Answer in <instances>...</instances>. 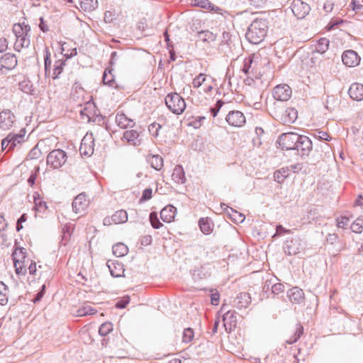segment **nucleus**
Here are the masks:
<instances>
[{"label": "nucleus", "mask_w": 363, "mask_h": 363, "mask_svg": "<svg viewBox=\"0 0 363 363\" xmlns=\"http://www.w3.org/2000/svg\"><path fill=\"white\" fill-rule=\"evenodd\" d=\"M265 18H256L249 26L245 34L247 40L252 44L262 43L267 33L269 25Z\"/></svg>", "instance_id": "f257e3e1"}, {"label": "nucleus", "mask_w": 363, "mask_h": 363, "mask_svg": "<svg viewBox=\"0 0 363 363\" xmlns=\"http://www.w3.org/2000/svg\"><path fill=\"white\" fill-rule=\"evenodd\" d=\"M165 104L174 114H182L186 108L184 99L177 93H170L165 97Z\"/></svg>", "instance_id": "f03ea898"}, {"label": "nucleus", "mask_w": 363, "mask_h": 363, "mask_svg": "<svg viewBox=\"0 0 363 363\" xmlns=\"http://www.w3.org/2000/svg\"><path fill=\"white\" fill-rule=\"evenodd\" d=\"M67 161V154L61 149L51 151L47 157V164L53 169L60 168Z\"/></svg>", "instance_id": "7ed1b4c3"}, {"label": "nucleus", "mask_w": 363, "mask_h": 363, "mask_svg": "<svg viewBox=\"0 0 363 363\" xmlns=\"http://www.w3.org/2000/svg\"><path fill=\"white\" fill-rule=\"evenodd\" d=\"M299 136L300 135L295 133H283L279 137L277 143L283 150H294Z\"/></svg>", "instance_id": "20e7f679"}, {"label": "nucleus", "mask_w": 363, "mask_h": 363, "mask_svg": "<svg viewBox=\"0 0 363 363\" xmlns=\"http://www.w3.org/2000/svg\"><path fill=\"white\" fill-rule=\"evenodd\" d=\"M18 64L16 56L10 52L5 53L0 57V71L2 74H6L13 69Z\"/></svg>", "instance_id": "39448f33"}, {"label": "nucleus", "mask_w": 363, "mask_h": 363, "mask_svg": "<svg viewBox=\"0 0 363 363\" xmlns=\"http://www.w3.org/2000/svg\"><path fill=\"white\" fill-rule=\"evenodd\" d=\"M298 140L294 150L301 157L308 156L312 150V141L307 136L301 135Z\"/></svg>", "instance_id": "423d86ee"}, {"label": "nucleus", "mask_w": 363, "mask_h": 363, "mask_svg": "<svg viewBox=\"0 0 363 363\" xmlns=\"http://www.w3.org/2000/svg\"><path fill=\"white\" fill-rule=\"evenodd\" d=\"M273 97L275 101H286L291 96V89L287 84H279L273 89Z\"/></svg>", "instance_id": "0eeeda50"}, {"label": "nucleus", "mask_w": 363, "mask_h": 363, "mask_svg": "<svg viewBox=\"0 0 363 363\" xmlns=\"http://www.w3.org/2000/svg\"><path fill=\"white\" fill-rule=\"evenodd\" d=\"M291 11L298 19L303 18L310 11V6L301 0H294L291 4Z\"/></svg>", "instance_id": "6e6552de"}, {"label": "nucleus", "mask_w": 363, "mask_h": 363, "mask_svg": "<svg viewBox=\"0 0 363 363\" xmlns=\"http://www.w3.org/2000/svg\"><path fill=\"white\" fill-rule=\"evenodd\" d=\"M25 250L24 248H19L15 250L13 252V260L17 274L25 273L26 271V267L23 266V263L25 262L24 259H26Z\"/></svg>", "instance_id": "1a4fd4ad"}, {"label": "nucleus", "mask_w": 363, "mask_h": 363, "mask_svg": "<svg viewBox=\"0 0 363 363\" xmlns=\"http://www.w3.org/2000/svg\"><path fill=\"white\" fill-rule=\"evenodd\" d=\"M228 123L231 126L241 127L245 122V116L239 111H231L228 113L225 118Z\"/></svg>", "instance_id": "9d476101"}, {"label": "nucleus", "mask_w": 363, "mask_h": 363, "mask_svg": "<svg viewBox=\"0 0 363 363\" xmlns=\"http://www.w3.org/2000/svg\"><path fill=\"white\" fill-rule=\"evenodd\" d=\"M14 114L9 109L3 110L0 113V128L4 130H9L15 122Z\"/></svg>", "instance_id": "9b49d317"}, {"label": "nucleus", "mask_w": 363, "mask_h": 363, "mask_svg": "<svg viewBox=\"0 0 363 363\" xmlns=\"http://www.w3.org/2000/svg\"><path fill=\"white\" fill-rule=\"evenodd\" d=\"M80 154L91 156L94 152V138L92 134H86L82 140L79 147Z\"/></svg>", "instance_id": "f8f14e48"}, {"label": "nucleus", "mask_w": 363, "mask_h": 363, "mask_svg": "<svg viewBox=\"0 0 363 363\" xmlns=\"http://www.w3.org/2000/svg\"><path fill=\"white\" fill-rule=\"evenodd\" d=\"M301 240L298 238H293L286 240L284 249L286 254L289 255H295L301 252Z\"/></svg>", "instance_id": "ddd939ff"}, {"label": "nucleus", "mask_w": 363, "mask_h": 363, "mask_svg": "<svg viewBox=\"0 0 363 363\" xmlns=\"http://www.w3.org/2000/svg\"><path fill=\"white\" fill-rule=\"evenodd\" d=\"M342 60L344 65L347 67H354L359 65L360 61V57L358 56L357 53L352 50H346L342 53Z\"/></svg>", "instance_id": "4468645a"}, {"label": "nucleus", "mask_w": 363, "mask_h": 363, "mask_svg": "<svg viewBox=\"0 0 363 363\" xmlns=\"http://www.w3.org/2000/svg\"><path fill=\"white\" fill-rule=\"evenodd\" d=\"M285 107L286 106L284 101H274L269 107V113L274 119L281 122Z\"/></svg>", "instance_id": "2eb2a0df"}, {"label": "nucleus", "mask_w": 363, "mask_h": 363, "mask_svg": "<svg viewBox=\"0 0 363 363\" xmlns=\"http://www.w3.org/2000/svg\"><path fill=\"white\" fill-rule=\"evenodd\" d=\"M106 265L112 277L118 278L124 276V267L122 263L114 260H108Z\"/></svg>", "instance_id": "dca6fc26"}, {"label": "nucleus", "mask_w": 363, "mask_h": 363, "mask_svg": "<svg viewBox=\"0 0 363 363\" xmlns=\"http://www.w3.org/2000/svg\"><path fill=\"white\" fill-rule=\"evenodd\" d=\"M287 296L290 301L293 303L300 304L304 300V293L298 287H293L287 291Z\"/></svg>", "instance_id": "f3484780"}, {"label": "nucleus", "mask_w": 363, "mask_h": 363, "mask_svg": "<svg viewBox=\"0 0 363 363\" xmlns=\"http://www.w3.org/2000/svg\"><path fill=\"white\" fill-rule=\"evenodd\" d=\"M88 203L86 200V196L84 194H79L77 196L72 202V208L76 213H80L87 206Z\"/></svg>", "instance_id": "a211bd4d"}, {"label": "nucleus", "mask_w": 363, "mask_h": 363, "mask_svg": "<svg viewBox=\"0 0 363 363\" xmlns=\"http://www.w3.org/2000/svg\"><path fill=\"white\" fill-rule=\"evenodd\" d=\"M348 94L353 100L357 101L363 100V84L359 83L352 84L348 90Z\"/></svg>", "instance_id": "6ab92c4d"}, {"label": "nucleus", "mask_w": 363, "mask_h": 363, "mask_svg": "<svg viewBox=\"0 0 363 363\" xmlns=\"http://www.w3.org/2000/svg\"><path fill=\"white\" fill-rule=\"evenodd\" d=\"M110 220L115 224L124 223L128 220V213L125 210H118L112 215L111 218H106L104 219V224L108 223L110 224Z\"/></svg>", "instance_id": "aec40b11"}, {"label": "nucleus", "mask_w": 363, "mask_h": 363, "mask_svg": "<svg viewBox=\"0 0 363 363\" xmlns=\"http://www.w3.org/2000/svg\"><path fill=\"white\" fill-rule=\"evenodd\" d=\"M177 208L172 205L167 206L160 211V217L164 222L170 223L174 219Z\"/></svg>", "instance_id": "412c9836"}, {"label": "nucleus", "mask_w": 363, "mask_h": 363, "mask_svg": "<svg viewBox=\"0 0 363 363\" xmlns=\"http://www.w3.org/2000/svg\"><path fill=\"white\" fill-rule=\"evenodd\" d=\"M139 133L136 130H128L123 133V139L125 140L128 143L134 146L140 145V140L139 138Z\"/></svg>", "instance_id": "4be33fe9"}, {"label": "nucleus", "mask_w": 363, "mask_h": 363, "mask_svg": "<svg viewBox=\"0 0 363 363\" xmlns=\"http://www.w3.org/2000/svg\"><path fill=\"white\" fill-rule=\"evenodd\" d=\"M251 302V297L248 293H240L234 300V306L238 308H247Z\"/></svg>", "instance_id": "5701e85b"}, {"label": "nucleus", "mask_w": 363, "mask_h": 363, "mask_svg": "<svg viewBox=\"0 0 363 363\" xmlns=\"http://www.w3.org/2000/svg\"><path fill=\"white\" fill-rule=\"evenodd\" d=\"M116 122L119 127L121 128H128L129 127H133L135 122L128 118L124 113H117L116 116Z\"/></svg>", "instance_id": "b1692460"}, {"label": "nucleus", "mask_w": 363, "mask_h": 363, "mask_svg": "<svg viewBox=\"0 0 363 363\" xmlns=\"http://www.w3.org/2000/svg\"><path fill=\"white\" fill-rule=\"evenodd\" d=\"M172 178L177 184H184L186 182L185 173L181 165H177L174 167Z\"/></svg>", "instance_id": "393cba45"}, {"label": "nucleus", "mask_w": 363, "mask_h": 363, "mask_svg": "<svg viewBox=\"0 0 363 363\" xmlns=\"http://www.w3.org/2000/svg\"><path fill=\"white\" fill-rule=\"evenodd\" d=\"M80 9L85 12H90L98 7V0H79Z\"/></svg>", "instance_id": "a878e982"}, {"label": "nucleus", "mask_w": 363, "mask_h": 363, "mask_svg": "<svg viewBox=\"0 0 363 363\" xmlns=\"http://www.w3.org/2000/svg\"><path fill=\"white\" fill-rule=\"evenodd\" d=\"M30 35H23L19 38H16V40L14 43V49L15 50L20 52V50L23 48H28L30 45Z\"/></svg>", "instance_id": "bb28decb"}, {"label": "nucleus", "mask_w": 363, "mask_h": 363, "mask_svg": "<svg viewBox=\"0 0 363 363\" xmlns=\"http://www.w3.org/2000/svg\"><path fill=\"white\" fill-rule=\"evenodd\" d=\"M199 225L201 232L206 235H209L213 230V224L208 218H200Z\"/></svg>", "instance_id": "cd10ccee"}, {"label": "nucleus", "mask_w": 363, "mask_h": 363, "mask_svg": "<svg viewBox=\"0 0 363 363\" xmlns=\"http://www.w3.org/2000/svg\"><path fill=\"white\" fill-rule=\"evenodd\" d=\"M66 63V60H58L55 62L53 71L51 77L53 79L59 78L60 74L62 72Z\"/></svg>", "instance_id": "c85d7f7f"}, {"label": "nucleus", "mask_w": 363, "mask_h": 363, "mask_svg": "<svg viewBox=\"0 0 363 363\" xmlns=\"http://www.w3.org/2000/svg\"><path fill=\"white\" fill-rule=\"evenodd\" d=\"M225 207L226 211L228 214L230 216V218L234 220L235 222L242 223L245 220V216L241 213L238 212L237 211L233 209L232 208H229L225 204H221V208Z\"/></svg>", "instance_id": "c756f323"}, {"label": "nucleus", "mask_w": 363, "mask_h": 363, "mask_svg": "<svg viewBox=\"0 0 363 363\" xmlns=\"http://www.w3.org/2000/svg\"><path fill=\"white\" fill-rule=\"evenodd\" d=\"M148 162L150 166L156 170H160L163 167V159L158 155H150Z\"/></svg>", "instance_id": "7c9ffc66"}, {"label": "nucleus", "mask_w": 363, "mask_h": 363, "mask_svg": "<svg viewBox=\"0 0 363 363\" xmlns=\"http://www.w3.org/2000/svg\"><path fill=\"white\" fill-rule=\"evenodd\" d=\"M112 250L113 255L117 257H123L127 255L128 252V247L122 242L115 244L113 246Z\"/></svg>", "instance_id": "2f4dec72"}, {"label": "nucleus", "mask_w": 363, "mask_h": 363, "mask_svg": "<svg viewBox=\"0 0 363 363\" xmlns=\"http://www.w3.org/2000/svg\"><path fill=\"white\" fill-rule=\"evenodd\" d=\"M286 116L283 117L281 123L283 124L292 123L296 120L298 117V112L295 108L288 107V113Z\"/></svg>", "instance_id": "473e14b6"}, {"label": "nucleus", "mask_w": 363, "mask_h": 363, "mask_svg": "<svg viewBox=\"0 0 363 363\" xmlns=\"http://www.w3.org/2000/svg\"><path fill=\"white\" fill-rule=\"evenodd\" d=\"M224 325L229 324L230 326H235L237 323V317L235 311H228L223 315Z\"/></svg>", "instance_id": "72a5a7b5"}, {"label": "nucleus", "mask_w": 363, "mask_h": 363, "mask_svg": "<svg viewBox=\"0 0 363 363\" xmlns=\"http://www.w3.org/2000/svg\"><path fill=\"white\" fill-rule=\"evenodd\" d=\"M51 60H50V52L49 51L48 48L45 47V56H44V68H45V75L46 77H51Z\"/></svg>", "instance_id": "f704fd0d"}, {"label": "nucleus", "mask_w": 363, "mask_h": 363, "mask_svg": "<svg viewBox=\"0 0 363 363\" xmlns=\"http://www.w3.org/2000/svg\"><path fill=\"white\" fill-rule=\"evenodd\" d=\"M253 57H254V55H250L248 57L245 58L243 61V65L241 69V71L245 74L248 75L253 72V69H254V68L252 67Z\"/></svg>", "instance_id": "c9c22d12"}, {"label": "nucleus", "mask_w": 363, "mask_h": 363, "mask_svg": "<svg viewBox=\"0 0 363 363\" xmlns=\"http://www.w3.org/2000/svg\"><path fill=\"white\" fill-rule=\"evenodd\" d=\"M289 169L288 168H281L274 172V178L276 182L281 184L289 177Z\"/></svg>", "instance_id": "e433bc0d"}, {"label": "nucleus", "mask_w": 363, "mask_h": 363, "mask_svg": "<svg viewBox=\"0 0 363 363\" xmlns=\"http://www.w3.org/2000/svg\"><path fill=\"white\" fill-rule=\"evenodd\" d=\"M329 43V40H328L327 38H320L318 41V43L315 45L314 51L320 54L325 53L326 50L328 49Z\"/></svg>", "instance_id": "4c0bfd02"}, {"label": "nucleus", "mask_w": 363, "mask_h": 363, "mask_svg": "<svg viewBox=\"0 0 363 363\" xmlns=\"http://www.w3.org/2000/svg\"><path fill=\"white\" fill-rule=\"evenodd\" d=\"M9 291V290L8 286L3 281H0V304L1 305L4 306L8 303Z\"/></svg>", "instance_id": "58836bf2"}, {"label": "nucleus", "mask_w": 363, "mask_h": 363, "mask_svg": "<svg viewBox=\"0 0 363 363\" xmlns=\"http://www.w3.org/2000/svg\"><path fill=\"white\" fill-rule=\"evenodd\" d=\"M303 328L301 325L298 324L296 331L294 332V335L286 340V343L289 345H291L295 343L303 335Z\"/></svg>", "instance_id": "ea45409f"}, {"label": "nucleus", "mask_w": 363, "mask_h": 363, "mask_svg": "<svg viewBox=\"0 0 363 363\" xmlns=\"http://www.w3.org/2000/svg\"><path fill=\"white\" fill-rule=\"evenodd\" d=\"M96 313V310L88 304L84 305L78 310L79 316H86L88 315H93Z\"/></svg>", "instance_id": "a19ab883"}, {"label": "nucleus", "mask_w": 363, "mask_h": 363, "mask_svg": "<svg viewBox=\"0 0 363 363\" xmlns=\"http://www.w3.org/2000/svg\"><path fill=\"white\" fill-rule=\"evenodd\" d=\"M7 137H11V143H10V147L8 151L13 150L18 144H20L21 142L23 140V135H13V134H9Z\"/></svg>", "instance_id": "79ce46f5"}, {"label": "nucleus", "mask_w": 363, "mask_h": 363, "mask_svg": "<svg viewBox=\"0 0 363 363\" xmlns=\"http://www.w3.org/2000/svg\"><path fill=\"white\" fill-rule=\"evenodd\" d=\"M113 330V325L110 322H106L101 325L99 333L101 336H106Z\"/></svg>", "instance_id": "37998d69"}, {"label": "nucleus", "mask_w": 363, "mask_h": 363, "mask_svg": "<svg viewBox=\"0 0 363 363\" xmlns=\"http://www.w3.org/2000/svg\"><path fill=\"white\" fill-rule=\"evenodd\" d=\"M198 6L203 9H207L211 11H215L216 13L221 10L219 7L212 4L208 0H201L198 3Z\"/></svg>", "instance_id": "c03bdc74"}, {"label": "nucleus", "mask_w": 363, "mask_h": 363, "mask_svg": "<svg viewBox=\"0 0 363 363\" xmlns=\"http://www.w3.org/2000/svg\"><path fill=\"white\" fill-rule=\"evenodd\" d=\"M161 128L162 125L160 124L154 122L150 124V125L148 126V131L151 135H152L155 138H157L159 135V131L161 129Z\"/></svg>", "instance_id": "a18cd8bd"}, {"label": "nucleus", "mask_w": 363, "mask_h": 363, "mask_svg": "<svg viewBox=\"0 0 363 363\" xmlns=\"http://www.w3.org/2000/svg\"><path fill=\"white\" fill-rule=\"evenodd\" d=\"M194 336V331L191 328H188L184 330L183 336H182V342L185 343L190 342Z\"/></svg>", "instance_id": "49530a36"}, {"label": "nucleus", "mask_w": 363, "mask_h": 363, "mask_svg": "<svg viewBox=\"0 0 363 363\" xmlns=\"http://www.w3.org/2000/svg\"><path fill=\"white\" fill-rule=\"evenodd\" d=\"M149 218L153 228L159 229L162 225L159 218H157V215L156 213H150Z\"/></svg>", "instance_id": "de8ad7c7"}, {"label": "nucleus", "mask_w": 363, "mask_h": 363, "mask_svg": "<svg viewBox=\"0 0 363 363\" xmlns=\"http://www.w3.org/2000/svg\"><path fill=\"white\" fill-rule=\"evenodd\" d=\"M352 232L360 233L363 230V219L357 218L351 225Z\"/></svg>", "instance_id": "09e8293b"}, {"label": "nucleus", "mask_w": 363, "mask_h": 363, "mask_svg": "<svg viewBox=\"0 0 363 363\" xmlns=\"http://www.w3.org/2000/svg\"><path fill=\"white\" fill-rule=\"evenodd\" d=\"M232 35L227 31H224L222 34V39L220 45L223 46L224 45H227L230 48H231L232 45Z\"/></svg>", "instance_id": "8fccbe9b"}, {"label": "nucleus", "mask_w": 363, "mask_h": 363, "mask_svg": "<svg viewBox=\"0 0 363 363\" xmlns=\"http://www.w3.org/2000/svg\"><path fill=\"white\" fill-rule=\"evenodd\" d=\"M19 89L26 94H30L33 91V86L29 81H23L19 83Z\"/></svg>", "instance_id": "3c124183"}, {"label": "nucleus", "mask_w": 363, "mask_h": 363, "mask_svg": "<svg viewBox=\"0 0 363 363\" xmlns=\"http://www.w3.org/2000/svg\"><path fill=\"white\" fill-rule=\"evenodd\" d=\"M350 218L346 216H341L336 219L337 226L338 228H345L349 223Z\"/></svg>", "instance_id": "603ef678"}, {"label": "nucleus", "mask_w": 363, "mask_h": 363, "mask_svg": "<svg viewBox=\"0 0 363 363\" xmlns=\"http://www.w3.org/2000/svg\"><path fill=\"white\" fill-rule=\"evenodd\" d=\"M206 81V75L203 74H199L192 82L193 86L194 88L200 87L203 82Z\"/></svg>", "instance_id": "864d4df0"}, {"label": "nucleus", "mask_w": 363, "mask_h": 363, "mask_svg": "<svg viewBox=\"0 0 363 363\" xmlns=\"http://www.w3.org/2000/svg\"><path fill=\"white\" fill-rule=\"evenodd\" d=\"M103 82L104 84H107L110 86H113V84L115 83L113 76L111 73H109V74H107L106 71H105L103 76Z\"/></svg>", "instance_id": "5fc2aeb1"}, {"label": "nucleus", "mask_w": 363, "mask_h": 363, "mask_svg": "<svg viewBox=\"0 0 363 363\" xmlns=\"http://www.w3.org/2000/svg\"><path fill=\"white\" fill-rule=\"evenodd\" d=\"M200 37L203 41H213L215 40V36L213 33L208 30L202 31L200 33Z\"/></svg>", "instance_id": "6e6d98bb"}, {"label": "nucleus", "mask_w": 363, "mask_h": 363, "mask_svg": "<svg viewBox=\"0 0 363 363\" xmlns=\"http://www.w3.org/2000/svg\"><path fill=\"white\" fill-rule=\"evenodd\" d=\"M284 291V286L281 283H276L272 286V292L275 295H279Z\"/></svg>", "instance_id": "4d7b16f0"}, {"label": "nucleus", "mask_w": 363, "mask_h": 363, "mask_svg": "<svg viewBox=\"0 0 363 363\" xmlns=\"http://www.w3.org/2000/svg\"><path fill=\"white\" fill-rule=\"evenodd\" d=\"M129 302H130L129 296H125L123 298L118 301L116 303L115 306L117 308L122 309V308H125L127 306V305L129 303Z\"/></svg>", "instance_id": "13d9d810"}, {"label": "nucleus", "mask_w": 363, "mask_h": 363, "mask_svg": "<svg viewBox=\"0 0 363 363\" xmlns=\"http://www.w3.org/2000/svg\"><path fill=\"white\" fill-rule=\"evenodd\" d=\"M7 227V223L6 222L3 215H0V237L2 238V241L5 240V235L3 231Z\"/></svg>", "instance_id": "bf43d9fd"}, {"label": "nucleus", "mask_w": 363, "mask_h": 363, "mask_svg": "<svg viewBox=\"0 0 363 363\" xmlns=\"http://www.w3.org/2000/svg\"><path fill=\"white\" fill-rule=\"evenodd\" d=\"M152 189H150V188L145 189L143 192V195L140 199V201L142 202V201H147V200L150 199L152 198Z\"/></svg>", "instance_id": "052dcab7"}, {"label": "nucleus", "mask_w": 363, "mask_h": 363, "mask_svg": "<svg viewBox=\"0 0 363 363\" xmlns=\"http://www.w3.org/2000/svg\"><path fill=\"white\" fill-rule=\"evenodd\" d=\"M40 154H41L40 150L37 146H35L29 152L28 157L31 160H35V159L38 158L40 157Z\"/></svg>", "instance_id": "680f3d73"}, {"label": "nucleus", "mask_w": 363, "mask_h": 363, "mask_svg": "<svg viewBox=\"0 0 363 363\" xmlns=\"http://www.w3.org/2000/svg\"><path fill=\"white\" fill-rule=\"evenodd\" d=\"M314 137L320 140L328 141L330 140L329 135L324 131H317L314 133Z\"/></svg>", "instance_id": "e2e57ef3"}, {"label": "nucleus", "mask_w": 363, "mask_h": 363, "mask_svg": "<svg viewBox=\"0 0 363 363\" xmlns=\"http://www.w3.org/2000/svg\"><path fill=\"white\" fill-rule=\"evenodd\" d=\"M291 231L290 230H287L285 228H284L281 225H277L276 226V233L273 235V238H276L277 236L281 235V234H286L289 233Z\"/></svg>", "instance_id": "0e129e2a"}, {"label": "nucleus", "mask_w": 363, "mask_h": 363, "mask_svg": "<svg viewBox=\"0 0 363 363\" xmlns=\"http://www.w3.org/2000/svg\"><path fill=\"white\" fill-rule=\"evenodd\" d=\"M40 168L39 167H36L35 169V172H32V174L30 175L29 178L28 179V183L30 186H33L35 184L37 174L39 172Z\"/></svg>", "instance_id": "69168bd1"}, {"label": "nucleus", "mask_w": 363, "mask_h": 363, "mask_svg": "<svg viewBox=\"0 0 363 363\" xmlns=\"http://www.w3.org/2000/svg\"><path fill=\"white\" fill-rule=\"evenodd\" d=\"M13 31L15 34L16 38H19L24 35V33L22 29V26H21L20 23L14 24L13 27Z\"/></svg>", "instance_id": "338daca9"}, {"label": "nucleus", "mask_w": 363, "mask_h": 363, "mask_svg": "<svg viewBox=\"0 0 363 363\" xmlns=\"http://www.w3.org/2000/svg\"><path fill=\"white\" fill-rule=\"evenodd\" d=\"M35 208L38 211H41L43 208H47L46 203L41 201L40 199L35 198Z\"/></svg>", "instance_id": "774afa93"}]
</instances>
